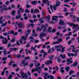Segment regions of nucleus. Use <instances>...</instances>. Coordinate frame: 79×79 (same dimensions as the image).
<instances>
[{
    "instance_id": "obj_59",
    "label": "nucleus",
    "mask_w": 79,
    "mask_h": 79,
    "mask_svg": "<svg viewBox=\"0 0 79 79\" xmlns=\"http://www.w3.org/2000/svg\"><path fill=\"white\" fill-rule=\"evenodd\" d=\"M56 29H53L52 30V32H53V33H55V32H56Z\"/></svg>"
},
{
    "instance_id": "obj_50",
    "label": "nucleus",
    "mask_w": 79,
    "mask_h": 79,
    "mask_svg": "<svg viewBox=\"0 0 79 79\" xmlns=\"http://www.w3.org/2000/svg\"><path fill=\"white\" fill-rule=\"evenodd\" d=\"M10 34H14V31L13 30H11L10 31Z\"/></svg>"
},
{
    "instance_id": "obj_6",
    "label": "nucleus",
    "mask_w": 79,
    "mask_h": 79,
    "mask_svg": "<svg viewBox=\"0 0 79 79\" xmlns=\"http://www.w3.org/2000/svg\"><path fill=\"white\" fill-rule=\"evenodd\" d=\"M52 60H49L48 61L45 62V64L46 65H49L50 64H52Z\"/></svg>"
},
{
    "instance_id": "obj_27",
    "label": "nucleus",
    "mask_w": 79,
    "mask_h": 79,
    "mask_svg": "<svg viewBox=\"0 0 79 79\" xmlns=\"http://www.w3.org/2000/svg\"><path fill=\"white\" fill-rule=\"evenodd\" d=\"M69 34H67L66 35H64V36H70L71 34H72V33H71V32H69Z\"/></svg>"
},
{
    "instance_id": "obj_7",
    "label": "nucleus",
    "mask_w": 79,
    "mask_h": 79,
    "mask_svg": "<svg viewBox=\"0 0 79 79\" xmlns=\"http://www.w3.org/2000/svg\"><path fill=\"white\" fill-rule=\"evenodd\" d=\"M24 9H23L22 7H20L18 11V13L19 15H20V14H21V12H20L21 11V13H23V12H24Z\"/></svg>"
},
{
    "instance_id": "obj_53",
    "label": "nucleus",
    "mask_w": 79,
    "mask_h": 79,
    "mask_svg": "<svg viewBox=\"0 0 79 79\" xmlns=\"http://www.w3.org/2000/svg\"><path fill=\"white\" fill-rule=\"evenodd\" d=\"M1 10H3V11H5V10H8V8H5L4 9H3V8L2 7V8H1Z\"/></svg>"
},
{
    "instance_id": "obj_28",
    "label": "nucleus",
    "mask_w": 79,
    "mask_h": 79,
    "mask_svg": "<svg viewBox=\"0 0 79 79\" xmlns=\"http://www.w3.org/2000/svg\"><path fill=\"white\" fill-rule=\"evenodd\" d=\"M43 2L44 3L46 4L47 3L49 2V1H48V0H43Z\"/></svg>"
},
{
    "instance_id": "obj_60",
    "label": "nucleus",
    "mask_w": 79,
    "mask_h": 79,
    "mask_svg": "<svg viewBox=\"0 0 79 79\" xmlns=\"http://www.w3.org/2000/svg\"><path fill=\"white\" fill-rule=\"evenodd\" d=\"M44 76L47 77V76H48V74L46 73H45L44 74Z\"/></svg>"
},
{
    "instance_id": "obj_4",
    "label": "nucleus",
    "mask_w": 79,
    "mask_h": 79,
    "mask_svg": "<svg viewBox=\"0 0 79 79\" xmlns=\"http://www.w3.org/2000/svg\"><path fill=\"white\" fill-rule=\"evenodd\" d=\"M63 18V16H55L54 17H52V20L53 21H58V19L56 18Z\"/></svg>"
},
{
    "instance_id": "obj_30",
    "label": "nucleus",
    "mask_w": 79,
    "mask_h": 79,
    "mask_svg": "<svg viewBox=\"0 0 79 79\" xmlns=\"http://www.w3.org/2000/svg\"><path fill=\"white\" fill-rule=\"evenodd\" d=\"M70 5H73V7H74L76 5H77V4L75 3L71 2L70 3Z\"/></svg>"
},
{
    "instance_id": "obj_15",
    "label": "nucleus",
    "mask_w": 79,
    "mask_h": 79,
    "mask_svg": "<svg viewBox=\"0 0 79 79\" xmlns=\"http://www.w3.org/2000/svg\"><path fill=\"white\" fill-rule=\"evenodd\" d=\"M54 47L56 48L57 52H59L60 51V49H59V48H60V47H61V46H55Z\"/></svg>"
},
{
    "instance_id": "obj_16",
    "label": "nucleus",
    "mask_w": 79,
    "mask_h": 79,
    "mask_svg": "<svg viewBox=\"0 0 79 79\" xmlns=\"http://www.w3.org/2000/svg\"><path fill=\"white\" fill-rule=\"evenodd\" d=\"M77 64H78V62H75L73 64L71 65L70 66L71 68L73 67V66H74V67H76L77 65Z\"/></svg>"
},
{
    "instance_id": "obj_52",
    "label": "nucleus",
    "mask_w": 79,
    "mask_h": 79,
    "mask_svg": "<svg viewBox=\"0 0 79 79\" xmlns=\"http://www.w3.org/2000/svg\"><path fill=\"white\" fill-rule=\"evenodd\" d=\"M11 46V43H8L7 44V48H9V47H10Z\"/></svg>"
},
{
    "instance_id": "obj_32",
    "label": "nucleus",
    "mask_w": 79,
    "mask_h": 79,
    "mask_svg": "<svg viewBox=\"0 0 79 79\" xmlns=\"http://www.w3.org/2000/svg\"><path fill=\"white\" fill-rule=\"evenodd\" d=\"M1 1V0H0V10H1V8H2V5H3V3Z\"/></svg>"
},
{
    "instance_id": "obj_61",
    "label": "nucleus",
    "mask_w": 79,
    "mask_h": 79,
    "mask_svg": "<svg viewBox=\"0 0 79 79\" xmlns=\"http://www.w3.org/2000/svg\"><path fill=\"white\" fill-rule=\"evenodd\" d=\"M43 55L44 56H46V55H47V53L46 52H44V53H43Z\"/></svg>"
},
{
    "instance_id": "obj_33",
    "label": "nucleus",
    "mask_w": 79,
    "mask_h": 79,
    "mask_svg": "<svg viewBox=\"0 0 79 79\" xmlns=\"http://www.w3.org/2000/svg\"><path fill=\"white\" fill-rule=\"evenodd\" d=\"M12 66L14 68H15V67H17L18 66V65H17V64H12Z\"/></svg>"
},
{
    "instance_id": "obj_3",
    "label": "nucleus",
    "mask_w": 79,
    "mask_h": 79,
    "mask_svg": "<svg viewBox=\"0 0 79 79\" xmlns=\"http://www.w3.org/2000/svg\"><path fill=\"white\" fill-rule=\"evenodd\" d=\"M67 23L68 24H69V26H73V29H75V28H76V27H77V26H78L77 24L76 25L74 23H73L67 22Z\"/></svg>"
},
{
    "instance_id": "obj_35",
    "label": "nucleus",
    "mask_w": 79,
    "mask_h": 79,
    "mask_svg": "<svg viewBox=\"0 0 79 79\" xmlns=\"http://www.w3.org/2000/svg\"><path fill=\"white\" fill-rule=\"evenodd\" d=\"M54 56H54L53 55H52L51 56H50L49 59H51V60H52V59H53V58H54Z\"/></svg>"
},
{
    "instance_id": "obj_40",
    "label": "nucleus",
    "mask_w": 79,
    "mask_h": 79,
    "mask_svg": "<svg viewBox=\"0 0 79 79\" xmlns=\"http://www.w3.org/2000/svg\"><path fill=\"white\" fill-rule=\"evenodd\" d=\"M5 17L8 19H10L11 18L10 15H6L5 16Z\"/></svg>"
},
{
    "instance_id": "obj_20",
    "label": "nucleus",
    "mask_w": 79,
    "mask_h": 79,
    "mask_svg": "<svg viewBox=\"0 0 79 79\" xmlns=\"http://www.w3.org/2000/svg\"><path fill=\"white\" fill-rule=\"evenodd\" d=\"M60 56L61 57V58L62 59H64V58H66V55H65V54H64L63 55L60 54Z\"/></svg>"
},
{
    "instance_id": "obj_55",
    "label": "nucleus",
    "mask_w": 79,
    "mask_h": 79,
    "mask_svg": "<svg viewBox=\"0 0 79 79\" xmlns=\"http://www.w3.org/2000/svg\"><path fill=\"white\" fill-rule=\"evenodd\" d=\"M23 51H24V49L23 48H22L19 51V52H20V53H22Z\"/></svg>"
},
{
    "instance_id": "obj_29",
    "label": "nucleus",
    "mask_w": 79,
    "mask_h": 79,
    "mask_svg": "<svg viewBox=\"0 0 79 79\" xmlns=\"http://www.w3.org/2000/svg\"><path fill=\"white\" fill-rule=\"evenodd\" d=\"M15 10H12V12L11 13L12 15L13 16H15Z\"/></svg>"
},
{
    "instance_id": "obj_49",
    "label": "nucleus",
    "mask_w": 79,
    "mask_h": 79,
    "mask_svg": "<svg viewBox=\"0 0 79 79\" xmlns=\"http://www.w3.org/2000/svg\"><path fill=\"white\" fill-rule=\"evenodd\" d=\"M18 34V33L17 32H15L14 33V34L13 35V36H15V35H17Z\"/></svg>"
},
{
    "instance_id": "obj_39",
    "label": "nucleus",
    "mask_w": 79,
    "mask_h": 79,
    "mask_svg": "<svg viewBox=\"0 0 79 79\" xmlns=\"http://www.w3.org/2000/svg\"><path fill=\"white\" fill-rule=\"evenodd\" d=\"M64 48H65V47H64L62 48V50L61 51V53H63L65 51Z\"/></svg>"
},
{
    "instance_id": "obj_38",
    "label": "nucleus",
    "mask_w": 79,
    "mask_h": 79,
    "mask_svg": "<svg viewBox=\"0 0 79 79\" xmlns=\"http://www.w3.org/2000/svg\"><path fill=\"white\" fill-rule=\"evenodd\" d=\"M6 59H7V57H3L2 58L1 60L2 61H5V60H6Z\"/></svg>"
},
{
    "instance_id": "obj_25",
    "label": "nucleus",
    "mask_w": 79,
    "mask_h": 79,
    "mask_svg": "<svg viewBox=\"0 0 79 79\" xmlns=\"http://www.w3.org/2000/svg\"><path fill=\"white\" fill-rule=\"evenodd\" d=\"M21 39L22 40H23L24 41H25L27 39V38L24 36V35H23L21 37Z\"/></svg>"
},
{
    "instance_id": "obj_12",
    "label": "nucleus",
    "mask_w": 79,
    "mask_h": 79,
    "mask_svg": "<svg viewBox=\"0 0 79 79\" xmlns=\"http://www.w3.org/2000/svg\"><path fill=\"white\" fill-rule=\"evenodd\" d=\"M43 28H44V27L43 26H41L40 28V27H38L36 28V31H37V32H38V31L40 32V31L43 29Z\"/></svg>"
},
{
    "instance_id": "obj_8",
    "label": "nucleus",
    "mask_w": 79,
    "mask_h": 79,
    "mask_svg": "<svg viewBox=\"0 0 79 79\" xmlns=\"http://www.w3.org/2000/svg\"><path fill=\"white\" fill-rule=\"evenodd\" d=\"M18 49H19V48H10L9 51L11 52H12V51H14L15 52H16V50H18Z\"/></svg>"
},
{
    "instance_id": "obj_54",
    "label": "nucleus",
    "mask_w": 79,
    "mask_h": 79,
    "mask_svg": "<svg viewBox=\"0 0 79 79\" xmlns=\"http://www.w3.org/2000/svg\"><path fill=\"white\" fill-rule=\"evenodd\" d=\"M26 62V60H22V63H21L22 64H23V65L25 64V63Z\"/></svg>"
},
{
    "instance_id": "obj_47",
    "label": "nucleus",
    "mask_w": 79,
    "mask_h": 79,
    "mask_svg": "<svg viewBox=\"0 0 79 79\" xmlns=\"http://www.w3.org/2000/svg\"><path fill=\"white\" fill-rule=\"evenodd\" d=\"M40 39L41 40V41L42 42H44V41H45V39H44V37H40Z\"/></svg>"
},
{
    "instance_id": "obj_44",
    "label": "nucleus",
    "mask_w": 79,
    "mask_h": 79,
    "mask_svg": "<svg viewBox=\"0 0 79 79\" xmlns=\"http://www.w3.org/2000/svg\"><path fill=\"white\" fill-rule=\"evenodd\" d=\"M14 63L15 61H10L9 64V66H11L12 63Z\"/></svg>"
},
{
    "instance_id": "obj_41",
    "label": "nucleus",
    "mask_w": 79,
    "mask_h": 79,
    "mask_svg": "<svg viewBox=\"0 0 79 79\" xmlns=\"http://www.w3.org/2000/svg\"><path fill=\"white\" fill-rule=\"evenodd\" d=\"M58 42H61L63 41L62 38H59L58 39Z\"/></svg>"
},
{
    "instance_id": "obj_23",
    "label": "nucleus",
    "mask_w": 79,
    "mask_h": 79,
    "mask_svg": "<svg viewBox=\"0 0 79 79\" xmlns=\"http://www.w3.org/2000/svg\"><path fill=\"white\" fill-rule=\"evenodd\" d=\"M60 72L62 73H64V68L62 67L60 68Z\"/></svg>"
},
{
    "instance_id": "obj_17",
    "label": "nucleus",
    "mask_w": 79,
    "mask_h": 79,
    "mask_svg": "<svg viewBox=\"0 0 79 79\" xmlns=\"http://www.w3.org/2000/svg\"><path fill=\"white\" fill-rule=\"evenodd\" d=\"M14 56L17 58H20L21 57V55L20 54H18V55L16 54H14Z\"/></svg>"
},
{
    "instance_id": "obj_26",
    "label": "nucleus",
    "mask_w": 79,
    "mask_h": 79,
    "mask_svg": "<svg viewBox=\"0 0 79 79\" xmlns=\"http://www.w3.org/2000/svg\"><path fill=\"white\" fill-rule=\"evenodd\" d=\"M52 28L51 27H49L48 28V31L49 32H50L51 33L52 32V31H51V30H52Z\"/></svg>"
},
{
    "instance_id": "obj_14",
    "label": "nucleus",
    "mask_w": 79,
    "mask_h": 79,
    "mask_svg": "<svg viewBox=\"0 0 79 79\" xmlns=\"http://www.w3.org/2000/svg\"><path fill=\"white\" fill-rule=\"evenodd\" d=\"M58 29H65L66 28V26L64 25L63 26H58L57 27Z\"/></svg>"
},
{
    "instance_id": "obj_5",
    "label": "nucleus",
    "mask_w": 79,
    "mask_h": 79,
    "mask_svg": "<svg viewBox=\"0 0 79 79\" xmlns=\"http://www.w3.org/2000/svg\"><path fill=\"white\" fill-rule=\"evenodd\" d=\"M41 26L43 27V32H45L47 31V27L48 26V23H46L45 25H42Z\"/></svg>"
},
{
    "instance_id": "obj_63",
    "label": "nucleus",
    "mask_w": 79,
    "mask_h": 79,
    "mask_svg": "<svg viewBox=\"0 0 79 79\" xmlns=\"http://www.w3.org/2000/svg\"><path fill=\"white\" fill-rule=\"evenodd\" d=\"M27 74L29 76H31V74L30 73V71H28L27 72Z\"/></svg>"
},
{
    "instance_id": "obj_36",
    "label": "nucleus",
    "mask_w": 79,
    "mask_h": 79,
    "mask_svg": "<svg viewBox=\"0 0 79 79\" xmlns=\"http://www.w3.org/2000/svg\"><path fill=\"white\" fill-rule=\"evenodd\" d=\"M69 17H71L72 18H76V17L75 15H70L69 16Z\"/></svg>"
},
{
    "instance_id": "obj_22",
    "label": "nucleus",
    "mask_w": 79,
    "mask_h": 79,
    "mask_svg": "<svg viewBox=\"0 0 79 79\" xmlns=\"http://www.w3.org/2000/svg\"><path fill=\"white\" fill-rule=\"evenodd\" d=\"M2 53H3V55L4 56H6L7 55V52L6 49H4L3 51H2Z\"/></svg>"
},
{
    "instance_id": "obj_13",
    "label": "nucleus",
    "mask_w": 79,
    "mask_h": 79,
    "mask_svg": "<svg viewBox=\"0 0 79 79\" xmlns=\"http://www.w3.org/2000/svg\"><path fill=\"white\" fill-rule=\"evenodd\" d=\"M47 34L45 33H44L43 32H42L40 33V37H46Z\"/></svg>"
},
{
    "instance_id": "obj_42",
    "label": "nucleus",
    "mask_w": 79,
    "mask_h": 79,
    "mask_svg": "<svg viewBox=\"0 0 79 79\" xmlns=\"http://www.w3.org/2000/svg\"><path fill=\"white\" fill-rule=\"evenodd\" d=\"M46 19H47L48 20H50V15H48V16H46Z\"/></svg>"
},
{
    "instance_id": "obj_31",
    "label": "nucleus",
    "mask_w": 79,
    "mask_h": 79,
    "mask_svg": "<svg viewBox=\"0 0 79 79\" xmlns=\"http://www.w3.org/2000/svg\"><path fill=\"white\" fill-rule=\"evenodd\" d=\"M57 61L58 63H59V62H60V61H61V59L60 58V57H58L57 59Z\"/></svg>"
},
{
    "instance_id": "obj_51",
    "label": "nucleus",
    "mask_w": 79,
    "mask_h": 79,
    "mask_svg": "<svg viewBox=\"0 0 79 79\" xmlns=\"http://www.w3.org/2000/svg\"><path fill=\"white\" fill-rule=\"evenodd\" d=\"M25 60H29V59H30V57L29 56L26 57L24 58Z\"/></svg>"
},
{
    "instance_id": "obj_9",
    "label": "nucleus",
    "mask_w": 79,
    "mask_h": 79,
    "mask_svg": "<svg viewBox=\"0 0 79 79\" xmlns=\"http://www.w3.org/2000/svg\"><path fill=\"white\" fill-rule=\"evenodd\" d=\"M18 26L19 27V28L23 29L24 27V24H23V23L22 22L19 23L18 24Z\"/></svg>"
},
{
    "instance_id": "obj_57",
    "label": "nucleus",
    "mask_w": 79,
    "mask_h": 79,
    "mask_svg": "<svg viewBox=\"0 0 79 79\" xmlns=\"http://www.w3.org/2000/svg\"><path fill=\"white\" fill-rule=\"evenodd\" d=\"M15 41L16 40L15 39H12L11 40L10 42H12L13 43H14Z\"/></svg>"
},
{
    "instance_id": "obj_62",
    "label": "nucleus",
    "mask_w": 79,
    "mask_h": 79,
    "mask_svg": "<svg viewBox=\"0 0 79 79\" xmlns=\"http://www.w3.org/2000/svg\"><path fill=\"white\" fill-rule=\"evenodd\" d=\"M54 76L53 75H50V79H54Z\"/></svg>"
},
{
    "instance_id": "obj_48",
    "label": "nucleus",
    "mask_w": 79,
    "mask_h": 79,
    "mask_svg": "<svg viewBox=\"0 0 79 79\" xmlns=\"http://www.w3.org/2000/svg\"><path fill=\"white\" fill-rule=\"evenodd\" d=\"M52 44H54V45H55V44H60V42H53L52 43Z\"/></svg>"
},
{
    "instance_id": "obj_46",
    "label": "nucleus",
    "mask_w": 79,
    "mask_h": 79,
    "mask_svg": "<svg viewBox=\"0 0 79 79\" xmlns=\"http://www.w3.org/2000/svg\"><path fill=\"white\" fill-rule=\"evenodd\" d=\"M25 13H29V10L28 9H27L25 10Z\"/></svg>"
},
{
    "instance_id": "obj_58",
    "label": "nucleus",
    "mask_w": 79,
    "mask_h": 79,
    "mask_svg": "<svg viewBox=\"0 0 79 79\" xmlns=\"http://www.w3.org/2000/svg\"><path fill=\"white\" fill-rule=\"evenodd\" d=\"M23 19H25V20H27V19H28V16H26L23 18Z\"/></svg>"
},
{
    "instance_id": "obj_43",
    "label": "nucleus",
    "mask_w": 79,
    "mask_h": 79,
    "mask_svg": "<svg viewBox=\"0 0 79 79\" xmlns=\"http://www.w3.org/2000/svg\"><path fill=\"white\" fill-rule=\"evenodd\" d=\"M34 13H37V12H38V13H39V10L37 9H36L34 11Z\"/></svg>"
},
{
    "instance_id": "obj_34",
    "label": "nucleus",
    "mask_w": 79,
    "mask_h": 79,
    "mask_svg": "<svg viewBox=\"0 0 79 79\" xmlns=\"http://www.w3.org/2000/svg\"><path fill=\"white\" fill-rule=\"evenodd\" d=\"M74 73V71H73V70H71L69 72V74L70 75H71L72 74H73V73Z\"/></svg>"
},
{
    "instance_id": "obj_37",
    "label": "nucleus",
    "mask_w": 79,
    "mask_h": 79,
    "mask_svg": "<svg viewBox=\"0 0 79 79\" xmlns=\"http://www.w3.org/2000/svg\"><path fill=\"white\" fill-rule=\"evenodd\" d=\"M52 7L53 8V9H54V10H56V7H57V6H56V5L53 6H52Z\"/></svg>"
},
{
    "instance_id": "obj_10",
    "label": "nucleus",
    "mask_w": 79,
    "mask_h": 79,
    "mask_svg": "<svg viewBox=\"0 0 79 79\" xmlns=\"http://www.w3.org/2000/svg\"><path fill=\"white\" fill-rule=\"evenodd\" d=\"M59 25H61V26H63V25L65 24V23L62 20H59V22L58 23Z\"/></svg>"
},
{
    "instance_id": "obj_19",
    "label": "nucleus",
    "mask_w": 79,
    "mask_h": 79,
    "mask_svg": "<svg viewBox=\"0 0 79 79\" xmlns=\"http://www.w3.org/2000/svg\"><path fill=\"white\" fill-rule=\"evenodd\" d=\"M61 3L60 2H59L58 1H56V4L55 5L56 6H59L60 4Z\"/></svg>"
},
{
    "instance_id": "obj_56",
    "label": "nucleus",
    "mask_w": 79,
    "mask_h": 79,
    "mask_svg": "<svg viewBox=\"0 0 79 79\" xmlns=\"http://www.w3.org/2000/svg\"><path fill=\"white\" fill-rule=\"evenodd\" d=\"M72 52H74L75 53H76V52L75 51V48H73Z\"/></svg>"
},
{
    "instance_id": "obj_1",
    "label": "nucleus",
    "mask_w": 79,
    "mask_h": 79,
    "mask_svg": "<svg viewBox=\"0 0 79 79\" xmlns=\"http://www.w3.org/2000/svg\"><path fill=\"white\" fill-rule=\"evenodd\" d=\"M42 69H41V67H39L38 68H35V69H32L31 71L32 73H34V71H37L38 73L39 74H40Z\"/></svg>"
},
{
    "instance_id": "obj_18",
    "label": "nucleus",
    "mask_w": 79,
    "mask_h": 79,
    "mask_svg": "<svg viewBox=\"0 0 79 79\" xmlns=\"http://www.w3.org/2000/svg\"><path fill=\"white\" fill-rule=\"evenodd\" d=\"M19 15H18L15 17V19H19L21 18V14Z\"/></svg>"
},
{
    "instance_id": "obj_2",
    "label": "nucleus",
    "mask_w": 79,
    "mask_h": 79,
    "mask_svg": "<svg viewBox=\"0 0 79 79\" xmlns=\"http://www.w3.org/2000/svg\"><path fill=\"white\" fill-rule=\"evenodd\" d=\"M0 39H3L2 41L3 44H7L8 43V40L6 38H4V37L2 36H0Z\"/></svg>"
},
{
    "instance_id": "obj_24",
    "label": "nucleus",
    "mask_w": 79,
    "mask_h": 79,
    "mask_svg": "<svg viewBox=\"0 0 79 79\" xmlns=\"http://www.w3.org/2000/svg\"><path fill=\"white\" fill-rule=\"evenodd\" d=\"M65 69L67 72H69V69H70V67H66L65 68Z\"/></svg>"
},
{
    "instance_id": "obj_11",
    "label": "nucleus",
    "mask_w": 79,
    "mask_h": 79,
    "mask_svg": "<svg viewBox=\"0 0 79 79\" xmlns=\"http://www.w3.org/2000/svg\"><path fill=\"white\" fill-rule=\"evenodd\" d=\"M67 65H69V64H71V63L73 62V60H69V59H67Z\"/></svg>"
},
{
    "instance_id": "obj_21",
    "label": "nucleus",
    "mask_w": 79,
    "mask_h": 79,
    "mask_svg": "<svg viewBox=\"0 0 79 79\" xmlns=\"http://www.w3.org/2000/svg\"><path fill=\"white\" fill-rule=\"evenodd\" d=\"M31 3L34 5H35L37 4V1H33L31 2Z\"/></svg>"
},
{
    "instance_id": "obj_45",
    "label": "nucleus",
    "mask_w": 79,
    "mask_h": 79,
    "mask_svg": "<svg viewBox=\"0 0 79 79\" xmlns=\"http://www.w3.org/2000/svg\"><path fill=\"white\" fill-rule=\"evenodd\" d=\"M13 77V76L12 75H10L8 77V79H12V77Z\"/></svg>"
},
{
    "instance_id": "obj_64",
    "label": "nucleus",
    "mask_w": 79,
    "mask_h": 79,
    "mask_svg": "<svg viewBox=\"0 0 79 79\" xmlns=\"http://www.w3.org/2000/svg\"><path fill=\"white\" fill-rule=\"evenodd\" d=\"M40 63H38V64H37V65H36V67H39V66H40Z\"/></svg>"
}]
</instances>
